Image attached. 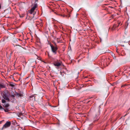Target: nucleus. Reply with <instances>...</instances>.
Masks as SVG:
<instances>
[{"label":"nucleus","instance_id":"obj_18","mask_svg":"<svg viewBox=\"0 0 130 130\" xmlns=\"http://www.w3.org/2000/svg\"><path fill=\"white\" fill-rule=\"evenodd\" d=\"M4 109V108H3L2 106L0 105V109Z\"/></svg>","mask_w":130,"mask_h":130},{"label":"nucleus","instance_id":"obj_15","mask_svg":"<svg viewBox=\"0 0 130 130\" xmlns=\"http://www.w3.org/2000/svg\"><path fill=\"white\" fill-rule=\"evenodd\" d=\"M3 109L6 112H8V110L7 108H6L5 109L4 108Z\"/></svg>","mask_w":130,"mask_h":130},{"label":"nucleus","instance_id":"obj_8","mask_svg":"<svg viewBox=\"0 0 130 130\" xmlns=\"http://www.w3.org/2000/svg\"><path fill=\"white\" fill-rule=\"evenodd\" d=\"M37 6H38L37 4H34L33 7H32L31 8L32 9V10L33 9L35 10L36 8L37 7Z\"/></svg>","mask_w":130,"mask_h":130},{"label":"nucleus","instance_id":"obj_3","mask_svg":"<svg viewBox=\"0 0 130 130\" xmlns=\"http://www.w3.org/2000/svg\"><path fill=\"white\" fill-rule=\"evenodd\" d=\"M11 125V123L10 121H7L6 123L3 125L2 129V130L8 128Z\"/></svg>","mask_w":130,"mask_h":130},{"label":"nucleus","instance_id":"obj_10","mask_svg":"<svg viewBox=\"0 0 130 130\" xmlns=\"http://www.w3.org/2000/svg\"><path fill=\"white\" fill-rule=\"evenodd\" d=\"M5 88V86L4 85H3L0 84V88Z\"/></svg>","mask_w":130,"mask_h":130},{"label":"nucleus","instance_id":"obj_14","mask_svg":"<svg viewBox=\"0 0 130 130\" xmlns=\"http://www.w3.org/2000/svg\"><path fill=\"white\" fill-rule=\"evenodd\" d=\"M9 106V105L8 104H6L5 105V107L6 108L8 107Z\"/></svg>","mask_w":130,"mask_h":130},{"label":"nucleus","instance_id":"obj_19","mask_svg":"<svg viewBox=\"0 0 130 130\" xmlns=\"http://www.w3.org/2000/svg\"><path fill=\"white\" fill-rule=\"evenodd\" d=\"M22 115V113H19V116H20Z\"/></svg>","mask_w":130,"mask_h":130},{"label":"nucleus","instance_id":"obj_7","mask_svg":"<svg viewBox=\"0 0 130 130\" xmlns=\"http://www.w3.org/2000/svg\"><path fill=\"white\" fill-rule=\"evenodd\" d=\"M15 95L18 97L23 96V92H20V93L16 92Z\"/></svg>","mask_w":130,"mask_h":130},{"label":"nucleus","instance_id":"obj_5","mask_svg":"<svg viewBox=\"0 0 130 130\" xmlns=\"http://www.w3.org/2000/svg\"><path fill=\"white\" fill-rule=\"evenodd\" d=\"M61 62L60 61H56L54 63V65L55 66L59 67L61 65Z\"/></svg>","mask_w":130,"mask_h":130},{"label":"nucleus","instance_id":"obj_26","mask_svg":"<svg viewBox=\"0 0 130 130\" xmlns=\"http://www.w3.org/2000/svg\"><path fill=\"white\" fill-rule=\"evenodd\" d=\"M1 5H0V9L1 8Z\"/></svg>","mask_w":130,"mask_h":130},{"label":"nucleus","instance_id":"obj_17","mask_svg":"<svg viewBox=\"0 0 130 130\" xmlns=\"http://www.w3.org/2000/svg\"><path fill=\"white\" fill-rule=\"evenodd\" d=\"M11 96L12 98H13V99H14V98L15 97V95L14 94H11Z\"/></svg>","mask_w":130,"mask_h":130},{"label":"nucleus","instance_id":"obj_1","mask_svg":"<svg viewBox=\"0 0 130 130\" xmlns=\"http://www.w3.org/2000/svg\"><path fill=\"white\" fill-rule=\"evenodd\" d=\"M100 106L95 109V111L97 113L96 115L95 116L94 118V121H96L98 120L99 118V116L100 115Z\"/></svg>","mask_w":130,"mask_h":130},{"label":"nucleus","instance_id":"obj_6","mask_svg":"<svg viewBox=\"0 0 130 130\" xmlns=\"http://www.w3.org/2000/svg\"><path fill=\"white\" fill-rule=\"evenodd\" d=\"M19 125H18L17 126L13 125L11 127V130H18L19 128Z\"/></svg>","mask_w":130,"mask_h":130},{"label":"nucleus","instance_id":"obj_23","mask_svg":"<svg viewBox=\"0 0 130 130\" xmlns=\"http://www.w3.org/2000/svg\"><path fill=\"white\" fill-rule=\"evenodd\" d=\"M60 74L62 75V72L61 71L60 72Z\"/></svg>","mask_w":130,"mask_h":130},{"label":"nucleus","instance_id":"obj_13","mask_svg":"<svg viewBox=\"0 0 130 130\" xmlns=\"http://www.w3.org/2000/svg\"><path fill=\"white\" fill-rule=\"evenodd\" d=\"M34 10H32V9L31 8L30 10L29 11V13L30 14H32L33 12L34 11Z\"/></svg>","mask_w":130,"mask_h":130},{"label":"nucleus","instance_id":"obj_21","mask_svg":"<svg viewBox=\"0 0 130 130\" xmlns=\"http://www.w3.org/2000/svg\"><path fill=\"white\" fill-rule=\"evenodd\" d=\"M53 43H54V46H57V45H56V43L55 42H53Z\"/></svg>","mask_w":130,"mask_h":130},{"label":"nucleus","instance_id":"obj_22","mask_svg":"<svg viewBox=\"0 0 130 130\" xmlns=\"http://www.w3.org/2000/svg\"><path fill=\"white\" fill-rule=\"evenodd\" d=\"M116 50V52H117V53H119V52H118V49H117H117Z\"/></svg>","mask_w":130,"mask_h":130},{"label":"nucleus","instance_id":"obj_16","mask_svg":"<svg viewBox=\"0 0 130 130\" xmlns=\"http://www.w3.org/2000/svg\"><path fill=\"white\" fill-rule=\"evenodd\" d=\"M2 102L3 103H4L6 102L5 100L4 99H2Z\"/></svg>","mask_w":130,"mask_h":130},{"label":"nucleus","instance_id":"obj_25","mask_svg":"<svg viewBox=\"0 0 130 130\" xmlns=\"http://www.w3.org/2000/svg\"><path fill=\"white\" fill-rule=\"evenodd\" d=\"M126 86V85H122V87H123V86Z\"/></svg>","mask_w":130,"mask_h":130},{"label":"nucleus","instance_id":"obj_4","mask_svg":"<svg viewBox=\"0 0 130 130\" xmlns=\"http://www.w3.org/2000/svg\"><path fill=\"white\" fill-rule=\"evenodd\" d=\"M9 95H10V94L7 92V93H4L3 94V96L4 99L9 101V99L8 97Z\"/></svg>","mask_w":130,"mask_h":130},{"label":"nucleus","instance_id":"obj_9","mask_svg":"<svg viewBox=\"0 0 130 130\" xmlns=\"http://www.w3.org/2000/svg\"><path fill=\"white\" fill-rule=\"evenodd\" d=\"M117 26L116 24H115L113 25L112 27V30H115Z\"/></svg>","mask_w":130,"mask_h":130},{"label":"nucleus","instance_id":"obj_2","mask_svg":"<svg viewBox=\"0 0 130 130\" xmlns=\"http://www.w3.org/2000/svg\"><path fill=\"white\" fill-rule=\"evenodd\" d=\"M50 46L52 53L54 55L56 54L57 53V51L58 49L57 47V46H54L51 44H50Z\"/></svg>","mask_w":130,"mask_h":130},{"label":"nucleus","instance_id":"obj_24","mask_svg":"<svg viewBox=\"0 0 130 130\" xmlns=\"http://www.w3.org/2000/svg\"><path fill=\"white\" fill-rule=\"evenodd\" d=\"M120 23H118L119 25H118V26H119V25L120 24Z\"/></svg>","mask_w":130,"mask_h":130},{"label":"nucleus","instance_id":"obj_11","mask_svg":"<svg viewBox=\"0 0 130 130\" xmlns=\"http://www.w3.org/2000/svg\"><path fill=\"white\" fill-rule=\"evenodd\" d=\"M36 96V95H35V94L33 95H31L29 96V97L30 98H33L34 97V101H35V97Z\"/></svg>","mask_w":130,"mask_h":130},{"label":"nucleus","instance_id":"obj_20","mask_svg":"<svg viewBox=\"0 0 130 130\" xmlns=\"http://www.w3.org/2000/svg\"><path fill=\"white\" fill-rule=\"evenodd\" d=\"M10 85L12 87H13L14 86V85H13V84H10Z\"/></svg>","mask_w":130,"mask_h":130},{"label":"nucleus","instance_id":"obj_12","mask_svg":"<svg viewBox=\"0 0 130 130\" xmlns=\"http://www.w3.org/2000/svg\"><path fill=\"white\" fill-rule=\"evenodd\" d=\"M43 25V24L42 23H39V24H37V26L39 27V26H41Z\"/></svg>","mask_w":130,"mask_h":130}]
</instances>
